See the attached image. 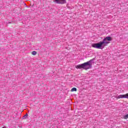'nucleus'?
<instances>
[{
    "mask_svg": "<svg viewBox=\"0 0 128 128\" xmlns=\"http://www.w3.org/2000/svg\"><path fill=\"white\" fill-rule=\"evenodd\" d=\"M106 40H108V42H111L112 37L106 36L103 40L102 42H100L98 43L93 44H92V47L94 48L102 50L104 48V46H106L105 44H108V42H106Z\"/></svg>",
    "mask_w": 128,
    "mask_h": 128,
    "instance_id": "obj_1",
    "label": "nucleus"
},
{
    "mask_svg": "<svg viewBox=\"0 0 128 128\" xmlns=\"http://www.w3.org/2000/svg\"><path fill=\"white\" fill-rule=\"evenodd\" d=\"M28 114H26L22 116V120H26V118H28Z\"/></svg>",
    "mask_w": 128,
    "mask_h": 128,
    "instance_id": "obj_5",
    "label": "nucleus"
},
{
    "mask_svg": "<svg viewBox=\"0 0 128 128\" xmlns=\"http://www.w3.org/2000/svg\"><path fill=\"white\" fill-rule=\"evenodd\" d=\"M94 58H92L90 60L84 62L82 64H80L76 66V68L82 70H90V68H92V62H94Z\"/></svg>",
    "mask_w": 128,
    "mask_h": 128,
    "instance_id": "obj_2",
    "label": "nucleus"
},
{
    "mask_svg": "<svg viewBox=\"0 0 128 128\" xmlns=\"http://www.w3.org/2000/svg\"><path fill=\"white\" fill-rule=\"evenodd\" d=\"M32 54L33 56H36V54H38V52L36 51H33Z\"/></svg>",
    "mask_w": 128,
    "mask_h": 128,
    "instance_id": "obj_7",
    "label": "nucleus"
},
{
    "mask_svg": "<svg viewBox=\"0 0 128 128\" xmlns=\"http://www.w3.org/2000/svg\"><path fill=\"white\" fill-rule=\"evenodd\" d=\"M77 90L76 88H73L72 90H71V92H76Z\"/></svg>",
    "mask_w": 128,
    "mask_h": 128,
    "instance_id": "obj_6",
    "label": "nucleus"
},
{
    "mask_svg": "<svg viewBox=\"0 0 128 128\" xmlns=\"http://www.w3.org/2000/svg\"><path fill=\"white\" fill-rule=\"evenodd\" d=\"M124 120H128V114L125 115L124 116Z\"/></svg>",
    "mask_w": 128,
    "mask_h": 128,
    "instance_id": "obj_8",
    "label": "nucleus"
},
{
    "mask_svg": "<svg viewBox=\"0 0 128 128\" xmlns=\"http://www.w3.org/2000/svg\"><path fill=\"white\" fill-rule=\"evenodd\" d=\"M116 98H128V93L126 94L119 95L116 97Z\"/></svg>",
    "mask_w": 128,
    "mask_h": 128,
    "instance_id": "obj_3",
    "label": "nucleus"
},
{
    "mask_svg": "<svg viewBox=\"0 0 128 128\" xmlns=\"http://www.w3.org/2000/svg\"><path fill=\"white\" fill-rule=\"evenodd\" d=\"M6 128V126H4V127H3V128Z\"/></svg>",
    "mask_w": 128,
    "mask_h": 128,
    "instance_id": "obj_9",
    "label": "nucleus"
},
{
    "mask_svg": "<svg viewBox=\"0 0 128 128\" xmlns=\"http://www.w3.org/2000/svg\"><path fill=\"white\" fill-rule=\"evenodd\" d=\"M56 4H64V0H52Z\"/></svg>",
    "mask_w": 128,
    "mask_h": 128,
    "instance_id": "obj_4",
    "label": "nucleus"
}]
</instances>
